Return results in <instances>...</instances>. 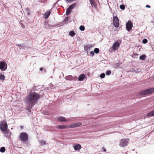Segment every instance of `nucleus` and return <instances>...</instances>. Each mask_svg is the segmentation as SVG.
Here are the masks:
<instances>
[{
    "instance_id": "obj_1",
    "label": "nucleus",
    "mask_w": 154,
    "mask_h": 154,
    "mask_svg": "<svg viewBox=\"0 0 154 154\" xmlns=\"http://www.w3.org/2000/svg\"><path fill=\"white\" fill-rule=\"evenodd\" d=\"M39 97V95L35 92L31 93L26 97V101L27 104L26 109L30 112L32 108L37 103Z\"/></svg>"
},
{
    "instance_id": "obj_2",
    "label": "nucleus",
    "mask_w": 154,
    "mask_h": 154,
    "mask_svg": "<svg viewBox=\"0 0 154 154\" xmlns=\"http://www.w3.org/2000/svg\"><path fill=\"white\" fill-rule=\"evenodd\" d=\"M0 128L2 131H5L8 129V125L5 120H3L1 122Z\"/></svg>"
},
{
    "instance_id": "obj_3",
    "label": "nucleus",
    "mask_w": 154,
    "mask_h": 154,
    "mask_svg": "<svg viewBox=\"0 0 154 154\" xmlns=\"http://www.w3.org/2000/svg\"><path fill=\"white\" fill-rule=\"evenodd\" d=\"M153 92H154V88H150L140 92L139 94L141 95H145Z\"/></svg>"
},
{
    "instance_id": "obj_4",
    "label": "nucleus",
    "mask_w": 154,
    "mask_h": 154,
    "mask_svg": "<svg viewBox=\"0 0 154 154\" xmlns=\"http://www.w3.org/2000/svg\"><path fill=\"white\" fill-rule=\"evenodd\" d=\"M116 13H114L113 14V16H114L116 15ZM113 22L114 26L116 27H118L119 26V19L116 16L113 17Z\"/></svg>"
},
{
    "instance_id": "obj_5",
    "label": "nucleus",
    "mask_w": 154,
    "mask_h": 154,
    "mask_svg": "<svg viewBox=\"0 0 154 154\" xmlns=\"http://www.w3.org/2000/svg\"><path fill=\"white\" fill-rule=\"evenodd\" d=\"M20 138L22 141L25 142L28 140V136L27 134L25 132H22L20 135Z\"/></svg>"
},
{
    "instance_id": "obj_6",
    "label": "nucleus",
    "mask_w": 154,
    "mask_h": 154,
    "mask_svg": "<svg viewBox=\"0 0 154 154\" xmlns=\"http://www.w3.org/2000/svg\"><path fill=\"white\" fill-rule=\"evenodd\" d=\"M7 64L5 61L0 62V69L2 71H5L7 69Z\"/></svg>"
},
{
    "instance_id": "obj_7",
    "label": "nucleus",
    "mask_w": 154,
    "mask_h": 154,
    "mask_svg": "<svg viewBox=\"0 0 154 154\" xmlns=\"http://www.w3.org/2000/svg\"><path fill=\"white\" fill-rule=\"evenodd\" d=\"M128 144V141L127 140L122 139L120 140L119 145L121 147H124L127 146Z\"/></svg>"
},
{
    "instance_id": "obj_8",
    "label": "nucleus",
    "mask_w": 154,
    "mask_h": 154,
    "mask_svg": "<svg viewBox=\"0 0 154 154\" xmlns=\"http://www.w3.org/2000/svg\"><path fill=\"white\" fill-rule=\"evenodd\" d=\"M121 43V41L119 40H118L117 42H116L113 43L112 48L114 51L116 50L117 48L119 47Z\"/></svg>"
},
{
    "instance_id": "obj_9",
    "label": "nucleus",
    "mask_w": 154,
    "mask_h": 154,
    "mask_svg": "<svg viewBox=\"0 0 154 154\" xmlns=\"http://www.w3.org/2000/svg\"><path fill=\"white\" fill-rule=\"evenodd\" d=\"M133 23L131 21H129L126 24V29L127 30L129 31L133 27Z\"/></svg>"
},
{
    "instance_id": "obj_10",
    "label": "nucleus",
    "mask_w": 154,
    "mask_h": 154,
    "mask_svg": "<svg viewBox=\"0 0 154 154\" xmlns=\"http://www.w3.org/2000/svg\"><path fill=\"white\" fill-rule=\"evenodd\" d=\"M82 124L81 122L75 123L68 125V128H72L77 127L80 126Z\"/></svg>"
},
{
    "instance_id": "obj_11",
    "label": "nucleus",
    "mask_w": 154,
    "mask_h": 154,
    "mask_svg": "<svg viewBox=\"0 0 154 154\" xmlns=\"http://www.w3.org/2000/svg\"><path fill=\"white\" fill-rule=\"evenodd\" d=\"M3 132V134L5 135V136L7 137H10L11 136V133L10 132V131L9 130H7L5 131H2Z\"/></svg>"
},
{
    "instance_id": "obj_12",
    "label": "nucleus",
    "mask_w": 154,
    "mask_h": 154,
    "mask_svg": "<svg viewBox=\"0 0 154 154\" xmlns=\"http://www.w3.org/2000/svg\"><path fill=\"white\" fill-rule=\"evenodd\" d=\"M57 128L65 129L68 128V126L67 125H58L56 126Z\"/></svg>"
},
{
    "instance_id": "obj_13",
    "label": "nucleus",
    "mask_w": 154,
    "mask_h": 154,
    "mask_svg": "<svg viewBox=\"0 0 154 154\" xmlns=\"http://www.w3.org/2000/svg\"><path fill=\"white\" fill-rule=\"evenodd\" d=\"M58 120L60 122H66V118L63 116L59 117L58 118Z\"/></svg>"
},
{
    "instance_id": "obj_14",
    "label": "nucleus",
    "mask_w": 154,
    "mask_h": 154,
    "mask_svg": "<svg viewBox=\"0 0 154 154\" xmlns=\"http://www.w3.org/2000/svg\"><path fill=\"white\" fill-rule=\"evenodd\" d=\"M74 149L75 150H80L81 148V146L79 144H78L74 146Z\"/></svg>"
},
{
    "instance_id": "obj_15",
    "label": "nucleus",
    "mask_w": 154,
    "mask_h": 154,
    "mask_svg": "<svg viewBox=\"0 0 154 154\" xmlns=\"http://www.w3.org/2000/svg\"><path fill=\"white\" fill-rule=\"evenodd\" d=\"M91 3V5L93 7H96L97 5L96 3L95 2L94 0H89Z\"/></svg>"
},
{
    "instance_id": "obj_16",
    "label": "nucleus",
    "mask_w": 154,
    "mask_h": 154,
    "mask_svg": "<svg viewBox=\"0 0 154 154\" xmlns=\"http://www.w3.org/2000/svg\"><path fill=\"white\" fill-rule=\"evenodd\" d=\"M51 12L50 11H47L45 14L44 16L45 19H47L48 18Z\"/></svg>"
},
{
    "instance_id": "obj_17",
    "label": "nucleus",
    "mask_w": 154,
    "mask_h": 154,
    "mask_svg": "<svg viewBox=\"0 0 154 154\" xmlns=\"http://www.w3.org/2000/svg\"><path fill=\"white\" fill-rule=\"evenodd\" d=\"M85 75L84 74H82L79 76L78 80L80 81H82L85 79Z\"/></svg>"
},
{
    "instance_id": "obj_18",
    "label": "nucleus",
    "mask_w": 154,
    "mask_h": 154,
    "mask_svg": "<svg viewBox=\"0 0 154 154\" xmlns=\"http://www.w3.org/2000/svg\"><path fill=\"white\" fill-rule=\"evenodd\" d=\"M147 115V116L149 117L154 116V110L148 113Z\"/></svg>"
},
{
    "instance_id": "obj_19",
    "label": "nucleus",
    "mask_w": 154,
    "mask_h": 154,
    "mask_svg": "<svg viewBox=\"0 0 154 154\" xmlns=\"http://www.w3.org/2000/svg\"><path fill=\"white\" fill-rule=\"evenodd\" d=\"M66 79L67 80H71L73 79V77L72 75H68L66 76Z\"/></svg>"
},
{
    "instance_id": "obj_20",
    "label": "nucleus",
    "mask_w": 154,
    "mask_h": 154,
    "mask_svg": "<svg viewBox=\"0 0 154 154\" xmlns=\"http://www.w3.org/2000/svg\"><path fill=\"white\" fill-rule=\"evenodd\" d=\"M69 35L72 37L74 36L75 35V33L73 31H70L69 33Z\"/></svg>"
},
{
    "instance_id": "obj_21",
    "label": "nucleus",
    "mask_w": 154,
    "mask_h": 154,
    "mask_svg": "<svg viewBox=\"0 0 154 154\" xmlns=\"http://www.w3.org/2000/svg\"><path fill=\"white\" fill-rule=\"evenodd\" d=\"M5 76L3 74H2L0 73V80L2 81L5 80Z\"/></svg>"
},
{
    "instance_id": "obj_22",
    "label": "nucleus",
    "mask_w": 154,
    "mask_h": 154,
    "mask_svg": "<svg viewBox=\"0 0 154 154\" xmlns=\"http://www.w3.org/2000/svg\"><path fill=\"white\" fill-rule=\"evenodd\" d=\"M71 10L69 9V8H68L66 10V15H69L70 13H71Z\"/></svg>"
},
{
    "instance_id": "obj_23",
    "label": "nucleus",
    "mask_w": 154,
    "mask_h": 154,
    "mask_svg": "<svg viewBox=\"0 0 154 154\" xmlns=\"http://www.w3.org/2000/svg\"><path fill=\"white\" fill-rule=\"evenodd\" d=\"M76 6V4H72L71 5H70L68 8L69 9H70L72 10Z\"/></svg>"
},
{
    "instance_id": "obj_24",
    "label": "nucleus",
    "mask_w": 154,
    "mask_h": 154,
    "mask_svg": "<svg viewBox=\"0 0 154 154\" xmlns=\"http://www.w3.org/2000/svg\"><path fill=\"white\" fill-rule=\"evenodd\" d=\"M146 57V56L145 55H142V56H141L140 58V60H144L145 59Z\"/></svg>"
},
{
    "instance_id": "obj_25",
    "label": "nucleus",
    "mask_w": 154,
    "mask_h": 154,
    "mask_svg": "<svg viewBox=\"0 0 154 154\" xmlns=\"http://www.w3.org/2000/svg\"><path fill=\"white\" fill-rule=\"evenodd\" d=\"M91 47L90 45H87L85 47V49L86 51H88V50H90Z\"/></svg>"
},
{
    "instance_id": "obj_26",
    "label": "nucleus",
    "mask_w": 154,
    "mask_h": 154,
    "mask_svg": "<svg viewBox=\"0 0 154 154\" xmlns=\"http://www.w3.org/2000/svg\"><path fill=\"white\" fill-rule=\"evenodd\" d=\"M94 52L96 54H98L99 52V49L98 48H95L94 50Z\"/></svg>"
},
{
    "instance_id": "obj_27",
    "label": "nucleus",
    "mask_w": 154,
    "mask_h": 154,
    "mask_svg": "<svg viewBox=\"0 0 154 154\" xmlns=\"http://www.w3.org/2000/svg\"><path fill=\"white\" fill-rule=\"evenodd\" d=\"M79 29L81 31H83L85 29V27L84 26L82 25L80 26Z\"/></svg>"
},
{
    "instance_id": "obj_28",
    "label": "nucleus",
    "mask_w": 154,
    "mask_h": 154,
    "mask_svg": "<svg viewBox=\"0 0 154 154\" xmlns=\"http://www.w3.org/2000/svg\"><path fill=\"white\" fill-rule=\"evenodd\" d=\"M0 150V151L1 152H4L5 150V148L4 147H1Z\"/></svg>"
},
{
    "instance_id": "obj_29",
    "label": "nucleus",
    "mask_w": 154,
    "mask_h": 154,
    "mask_svg": "<svg viewBox=\"0 0 154 154\" xmlns=\"http://www.w3.org/2000/svg\"><path fill=\"white\" fill-rule=\"evenodd\" d=\"M120 8L122 10H124L125 8V7L124 5H121L120 6Z\"/></svg>"
},
{
    "instance_id": "obj_30",
    "label": "nucleus",
    "mask_w": 154,
    "mask_h": 154,
    "mask_svg": "<svg viewBox=\"0 0 154 154\" xmlns=\"http://www.w3.org/2000/svg\"><path fill=\"white\" fill-rule=\"evenodd\" d=\"M148 42L147 40L146 39H144L142 41V42L143 44L146 43Z\"/></svg>"
},
{
    "instance_id": "obj_31",
    "label": "nucleus",
    "mask_w": 154,
    "mask_h": 154,
    "mask_svg": "<svg viewBox=\"0 0 154 154\" xmlns=\"http://www.w3.org/2000/svg\"><path fill=\"white\" fill-rule=\"evenodd\" d=\"M105 77V74L104 73H102L100 75V77L101 78H103Z\"/></svg>"
},
{
    "instance_id": "obj_32",
    "label": "nucleus",
    "mask_w": 154,
    "mask_h": 154,
    "mask_svg": "<svg viewBox=\"0 0 154 154\" xmlns=\"http://www.w3.org/2000/svg\"><path fill=\"white\" fill-rule=\"evenodd\" d=\"M111 73V71L110 70L107 71L106 72V75H109Z\"/></svg>"
},
{
    "instance_id": "obj_33",
    "label": "nucleus",
    "mask_w": 154,
    "mask_h": 154,
    "mask_svg": "<svg viewBox=\"0 0 154 154\" xmlns=\"http://www.w3.org/2000/svg\"><path fill=\"white\" fill-rule=\"evenodd\" d=\"M16 45L18 46L19 47H23L24 46V45L23 44H18Z\"/></svg>"
},
{
    "instance_id": "obj_34",
    "label": "nucleus",
    "mask_w": 154,
    "mask_h": 154,
    "mask_svg": "<svg viewBox=\"0 0 154 154\" xmlns=\"http://www.w3.org/2000/svg\"><path fill=\"white\" fill-rule=\"evenodd\" d=\"M69 19V17H67L65 18V22H66V23H67Z\"/></svg>"
},
{
    "instance_id": "obj_35",
    "label": "nucleus",
    "mask_w": 154,
    "mask_h": 154,
    "mask_svg": "<svg viewBox=\"0 0 154 154\" xmlns=\"http://www.w3.org/2000/svg\"><path fill=\"white\" fill-rule=\"evenodd\" d=\"M140 69H136V70H134V71L136 72H140Z\"/></svg>"
},
{
    "instance_id": "obj_36",
    "label": "nucleus",
    "mask_w": 154,
    "mask_h": 154,
    "mask_svg": "<svg viewBox=\"0 0 154 154\" xmlns=\"http://www.w3.org/2000/svg\"><path fill=\"white\" fill-rule=\"evenodd\" d=\"M90 54L92 55V56H94V52L93 51H91L90 52Z\"/></svg>"
},
{
    "instance_id": "obj_37",
    "label": "nucleus",
    "mask_w": 154,
    "mask_h": 154,
    "mask_svg": "<svg viewBox=\"0 0 154 154\" xmlns=\"http://www.w3.org/2000/svg\"><path fill=\"white\" fill-rule=\"evenodd\" d=\"M102 150L105 152H106V149H105V148L104 147H103L102 148Z\"/></svg>"
},
{
    "instance_id": "obj_38",
    "label": "nucleus",
    "mask_w": 154,
    "mask_h": 154,
    "mask_svg": "<svg viewBox=\"0 0 154 154\" xmlns=\"http://www.w3.org/2000/svg\"><path fill=\"white\" fill-rule=\"evenodd\" d=\"M146 7L148 8H150V6L149 5H147L146 6Z\"/></svg>"
},
{
    "instance_id": "obj_39",
    "label": "nucleus",
    "mask_w": 154,
    "mask_h": 154,
    "mask_svg": "<svg viewBox=\"0 0 154 154\" xmlns=\"http://www.w3.org/2000/svg\"><path fill=\"white\" fill-rule=\"evenodd\" d=\"M43 68L41 67L40 68V70L41 71H43Z\"/></svg>"
},
{
    "instance_id": "obj_40",
    "label": "nucleus",
    "mask_w": 154,
    "mask_h": 154,
    "mask_svg": "<svg viewBox=\"0 0 154 154\" xmlns=\"http://www.w3.org/2000/svg\"><path fill=\"white\" fill-rule=\"evenodd\" d=\"M152 23H153V25H154V21L152 22Z\"/></svg>"
},
{
    "instance_id": "obj_41",
    "label": "nucleus",
    "mask_w": 154,
    "mask_h": 154,
    "mask_svg": "<svg viewBox=\"0 0 154 154\" xmlns=\"http://www.w3.org/2000/svg\"><path fill=\"white\" fill-rule=\"evenodd\" d=\"M135 55L136 56V55H137V54H136Z\"/></svg>"
}]
</instances>
